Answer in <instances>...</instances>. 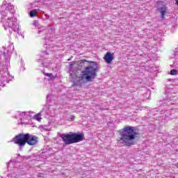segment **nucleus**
<instances>
[{
    "instance_id": "1a4fd4ad",
    "label": "nucleus",
    "mask_w": 178,
    "mask_h": 178,
    "mask_svg": "<svg viewBox=\"0 0 178 178\" xmlns=\"http://www.w3.org/2000/svg\"><path fill=\"white\" fill-rule=\"evenodd\" d=\"M104 59L106 63L111 65V63H112V60H113V54H112L111 51H108L105 54Z\"/></svg>"
},
{
    "instance_id": "9d476101",
    "label": "nucleus",
    "mask_w": 178,
    "mask_h": 178,
    "mask_svg": "<svg viewBox=\"0 0 178 178\" xmlns=\"http://www.w3.org/2000/svg\"><path fill=\"white\" fill-rule=\"evenodd\" d=\"M46 109H47V108H45V107L43 108L42 110L40 113H38V114L35 115L33 116L35 120H37L38 122H41V119H42L41 118V114H42L44 111H45Z\"/></svg>"
},
{
    "instance_id": "f8f14e48",
    "label": "nucleus",
    "mask_w": 178,
    "mask_h": 178,
    "mask_svg": "<svg viewBox=\"0 0 178 178\" xmlns=\"http://www.w3.org/2000/svg\"><path fill=\"white\" fill-rule=\"evenodd\" d=\"M37 10L35 9V10H31L30 11V16L31 17H34V16H35L37 15Z\"/></svg>"
},
{
    "instance_id": "f257e3e1",
    "label": "nucleus",
    "mask_w": 178,
    "mask_h": 178,
    "mask_svg": "<svg viewBox=\"0 0 178 178\" xmlns=\"http://www.w3.org/2000/svg\"><path fill=\"white\" fill-rule=\"evenodd\" d=\"M0 13L1 15V22L5 30H8L10 34L14 31H19V24L17 19L15 17V6L10 3L3 4L0 7Z\"/></svg>"
},
{
    "instance_id": "9b49d317",
    "label": "nucleus",
    "mask_w": 178,
    "mask_h": 178,
    "mask_svg": "<svg viewBox=\"0 0 178 178\" xmlns=\"http://www.w3.org/2000/svg\"><path fill=\"white\" fill-rule=\"evenodd\" d=\"M168 10V9L166 8V7L165 6H163V7H161L159 8V12L161 15V17L163 19L164 16H165V14L166 13V11Z\"/></svg>"
},
{
    "instance_id": "dca6fc26",
    "label": "nucleus",
    "mask_w": 178,
    "mask_h": 178,
    "mask_svg": "<svg viewBox=\"0 0 178 178\" xmlns=\"http://www.w3.org/2000/svg\"><path fill=\"white\" fill-rule=\"evenodd\" d=\"M71 120H74V116H71Z\"/></svg>"
},
{
    "instance_id": "4468645a",
    "label": "nucleus",
    "mask_w": 178,
    "mask_h": 178,
    "mask_svg": "<svg viewBox=\"0 0 178 178\" xmlns=\"http://www.w3.org/2000/svg\"><path fill=\"white\" fill-rule=\"evenodd\" d=\"M45 76H47V77H51L52 74H51V73H46Z\"/></svg>"
},
{
    "instance_id": "6ab92c4d",
    "label": "nucleus",
    "mask_w": 178,
    "mask_h": 178,
    "mask_svg": "<svg viewBox=\"0 0 178 178\" xmlns=\"http://www.w3.org/2000/svg\"><path fill=\"white\" fill-rule=\"evenodd\" d=\"M177 6H178V0H177Z\"/></svg>"
},
{
    "instance_id": "a211bd4d",
    "label": "nucleus",
    "mask_w": 178,
    "mask_h": 178,
    "mask_svg": "<svg viewBox=\"0 0 178 178\" xmlns=\"http://www.w3.org/2000/svg\"><path fill=\"white\" fill-rule=\"evenodd\" d=\"M170 104H172V102L167 103L168 105H170Z\"/></svg>"
},
{
    "instance_id": "423d86ee",
    "label": "nucleus",
    "mask_w": 178,
    "mask_h": 178,
    "mask_svg": "<svg viewBox=\"0 0 178 178\" xmlns=\"http://www.w3.org/2000/svg\"><path fill=\"white\" fill-rule=\"evenodd\" d=\"M61 138L66 145L80 143V141H84V140H86L84 134L80 132L63 134L61 135Z\"/></svg>"
},
{
    "instance_id": "ddd939ff",
    "label": "nucleus",
    "mask_w": 178,
    "mask_h": 178,
    "mask_svg": "<svg viewBox=\"0 0 178 178\" xmlns=\"http://www.w3.org/2000/svg\"><path fill=\"white\" fill-rule=\"evenodd\" d=\"M170 74L172 76H176V74H177V70H172L170 71Z\"/></svg>"
},
{
    "instance_id": "aec40b11",
    "label": "nucleus",
    "mask_w": 178,
    "mask_h": 178,
    "mask_svg": "<svg viewBox=\"0 0 178 178\" xmlns=\"http://www.w3.org/2000/svg\"><path fill=\"white\" fill-rule=\"evenodd\" d=\"M38 62H41V60L40 59V60H38Z\"/></svg>"
},
{
    "instance_id": "7ed1b4c3",
    "label": "nucleus",
    "mask_w": 178,
    "mask_h": 178,
    "mask_svg": "<svg viewBox=\"0 0 178 178\" xmlns=\"http://www.w3.org/2000/svg\"><path fill=\"white\" fill-rule=\"evenodd\" d=\"M13 141L15 144H17L22 149L26 144L35 145L38 143V138L30 134H19L13 138Z\"/></svg>"
},
{
    "instance_id": "0eeeda50",
    "label": "nucleus",
    "mask_w": 178,
    "mask_h": 178,
    "mask_svg": "<svg viewBox=\"0 0 178 178\" xmlns=\"http://www.w3.org/2000/svg\"><path fill=\"white\" fill-rule=\"evenodd\" d=\"M75 65L76 61H72L69 65L70 76L72 79V81H74L77 79V68H74Z\"/></svg>"
},
{
    "instance_id": "f3484780",
    "label": "nucleus",
    "mask_w": 178,
    "mask_h": 178,
    "mask_svg": "<svg viewBox=\"0 0 178 178\" xmlns=\"http://www.w3.org/2000/svg\"><path fill=\"white\" fill-rule=\"evenodd\" d=\"M41 31H42V30L40 29V30H39L38 31V34H41Z\"/></svg>"
},
{
    "instance_id": "f03ea898",
    "label": "nucleus",
    "mask_w": 178,
    "mask_h": 178,
    "mask_svg": "<svg viewBox=\"0 0 178 178\" xmlns=\"http://www.w3.org/2000/svg\"><path fill=\"white\" fill-rule=\"evenodd\" d=\"M120 143L124 144L126 147H131L136 144V129L131 126L124 127L120 131Z\"/></svg>"
},
{
    "instance_id": "412c9836",
    "label": "nucleus",
    "mask_w": 178,
    "mask_h": 178,
    "mask_svg": "<svg viewBox=\"0 0 178 178\" xmlns=\"http://www.w3.org/2000/svg\"><path fill=\"white\" fill-rule=\"evenodd\" d=\"M68 60H70V59H68Z\"/></svg>"
},
{
    "instance_id": "20e7f679",
    "label": "nucleus",
    "mask_w": 178,
    "mask_h": 178,
    "mask_svg": "<svg viewBox=\"0 0 178 178\" xmlns=\"http://www.w3.org/2000/svg\"><path fill=\"white\" fill-rule=\"evenodd\" d=\"M4 60L1 64L2 72H4L2 79H0V86L4 84L5 81L9 83V80L13 79L10 74L8 72V68L10 66V56H12V51L6 50L3 51Z\"/></svg>"
},
{
    "instance_id": "39448f33",
    "label": "nucleus",
    "mask_w": 178,
    "mask_h": 178,
    "mask_svg": "<svg viewBox=\"0 0 178 178\" xmlns=\"http://www.w3.org/2000/svg\"><path fill=\"white\" fill-rule=\"evenodd\" d=\"M94 65L86 67L85 70L82 72V75L79 77L80 81H92L97 77V72L99 70L97 63H93Z\"/></svg>"
},
{
    "instance_id": "6e6552de",
    "label": "nucleus",
    "mask_w": 178,
    "mask_h": 178,
    "mask_svg": "<svg viewBox=\"0 0 178 178\" xmlns=\"http://www.w3.org/2000/svg\"><path fill=\"white\" fill-rule=\"evenodd\" d=\"M30 116L28 112H20L18 111L15 115V119H20L21 124H23V119H27Z\"/></svg>"
},
{
    "instance_id": "2eb2a0df",
    "label": "nucleus",
    "mask_w": 178,
    "mask_h": 178,
    "mask_svg": "<svg viewBox=\"0 0 178 178\" xmlns=\"http://www.w3.org/2000/svg\"><path fill=\"white\" fill-rule=\"evenodd\" d=\"M49 98H51V95H48L47 96V99H49Z\"/></svg>"
}]
</instances>
